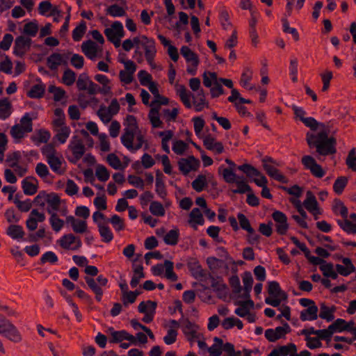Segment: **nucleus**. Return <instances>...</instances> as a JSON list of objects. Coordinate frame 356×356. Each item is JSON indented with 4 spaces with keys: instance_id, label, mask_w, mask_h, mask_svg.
<instances>
[{
    "instance_id": "nucleus-44",
    "label": "nucleus",
    "mask_w": 356,
    "mask_h": 356,
    "mask_svg": "<svg viewBox=\"0 0 356 356\" xmlns=\"http://www.w3.org/2000/svg\"><path fill=\"white\" fill-rule=\"evenodd\" d=\"M237 168L244 172L249 177L261 175V172L250 164L245 163L241 165H238Z\"/></svg>"
},
{
    "instance_id": "nucleus-54",
    "label": "nucleus",
    "mask_w": 356,
    "mask_h": 356,
    "mask_svg": "<svg viewBox=\"0 0 356 356\" xmlns=\"http://www.w3.org/2000/svg\"><path fill=\"white\" fill-rule=\"evenodd\" d=\"M346 164L348 168L354 172H356V151L355 148H352L346 159Z\"/></svg>"
},
{
    "instance_id": "nucleus-16",
    "label": "nucleus",
    "mask_w": 356,
    "mask_h": 356,
    "mask_svg": "<svg viewBox=\"0 0 356 356\" xmlns=\"http://www.w3.org/2000/svg\"><path fill=\"white\" fill-rule=\"evenodd\" d=\"M83 54L90 59H94L97 56V45L91 40L83 42L81 44Z\"/></svg>"
},
{
    "instance_id": "nucleus-55",
    "label": "nucleus",
    "mask_w": 356,
    "mask_h": 356,
    "mask_svg": "<svg viewBox=\"0 0 356 356\" xmlns=\"http://www.w3.org/2000/svg\"><path fill=\"white\" fill-rule=\"evenodd\" d=\"M97 115L100 120L105 124L111 121L113 115L107 110L105 106H101L97 112Z\"/></svg>"
},
{
    "instance_id": "nucleus-2",
    "label": "nucleus",
    "mask_w": 356,
    "mask_h": 356,
    "mask_svg": "<svg viewBox=\"0 0 356 356\" xmlns=\"http://www.w3.org/2000/svg\"><path fill=\"white\" fill-rule=\"evenodd\" d=\"M126 120V127L124 128V133L121 136V142L125 147L132 151V148H134L133 145L134 136L136 130L138 129V127L135 116L128 115Z\"/></svg>"
},
{
    "instance_id": "nucleus-40",
    "label": "nucleus",
    "mask_w": 356,
    "mask_h": 356,
    "mask_svg": "<svg viewBox=\"0 0 356 356\" xmlns=\"http://www.w3.org/2000/svg\"><path fill=\"white\" fill-rule=\"evenodd\" d=\"M184 333L188 336V340H191L192 339L196 337V331L194 327H195V323L190 321L188 319H185L183 321Z\"/></svg>"
},
{
    "instance_id": "nucleus-26",
    "label": "nucleus",
    "mask_w": 356,
    "mask_h": 356,
    "mask_svg": "<svg viewBox=\"0 0 356 356\" xmlns=\"http://www.w3.org/2000/svg\"><path fill=\"white\" fill-rule=\"evenodd\" d=\"M48 213L51 214L49 223L52 229L56 232H59L64 226V220L59 218L57 213L56 212H51L50 209H48Z\"/></svg>"
},
{
    "instance_id": "nucleus-9",
    "label": "nucleus",
    "mask_w": 356,
    "mask_h": 356,
    "mask_svg": "<svg viewBox=\"0 0 356 356\" xmlns=\"http://www.w3.org/2000/svg\"><path fill=\"white\" fill-rule=\"evenodd\" d=\"M177 94L179 95L181 101L184 104V106L191 108L192 107L190 98L192 96L193 99H198V98H205L204 90H200L198 91L196 96L192 95L190 92H188L186 87L184 85H180L177 89Z\"/></svg>"
},
{
    "instance_id": "nucleus-60",
    "label": "nucleus",
    "mask_w": 356,
    "mask_h": 356,
    "mask_svg": "<svg viewBox=\"0 0 356 356\" xmlns=\"http://www.w3.org/2000/svg\"><path fill=\"white\" fill-rule=\"evenodd\" d=\"M70 134V129L67 126H64L58 130L55 137L60 143H65L69 137Z\"/></svg>"
},
{
    "instance_id": "nucleus-33",
    "label": "nucleus",
    "mask_w": 356,
    "mask_h": 356,
    "mask_svg": "<svg viewBox=\"0 0 356 356\" xmlns=\"http://www.w3.org/2000/svg\"><path fill=\"white\" fill-rule=\"evenodd\" d=\"M332 207V211L336 215H341L343 219L348 218V209L339 199H335Z\"/></svg>"
},
{
    "instance_id": "nucleus-25",
    "label": "nucleus",
    "mask_w": 356,
    "mask_h": 356,
    "mask_svg": "<svg viewBox=\"0 0 356 356\" xmlns=\"http://www.w3.org/2000/svg\"><path fill=\"white\" fill-rule=\"evenodd\" d=\"M85 281L89 288L95 293L96 300L98 302L101 301L103 295V291L100 286L97 284L93 278L88 276L85 277Z\"/></svg>"
},
{
    "instance_id": "nucleus-19",
    "label": "nucleus",
    "mask_w": 356,
    "mask_h": 356,
    "mask_svg": "<svg viewBox=\"0 0 356 356\" xmlns=\"http://www.w3.org/2000/svg\"><path fill=\"white\" fill-rule=\"evenodd\" d=\"M180 53L187 62H191L192 65L195 67H197L200 62L199 58L188 47L183 46L180 49Z\"/></svg>"
},
{
    "instance_id": "nucleus-23",
    "label": "nucleus",
    "mask_w": 356,
    "mask_h": 356,
    "mask_svg": "<svg viewBox=\"0 0 356 356\" xmlns=\"http://www.w3.org/2000/svg\"><path fill=\"white\" fill-rule=\"evenodd\" d=\"M48 164L49 165L51 169L58 175H63L65 172V169L62 168V160L58 156H55L53 157H50L47 159Z\"/></svg>"
},
{
    "instance_id": "nucleus-13",
    "label": "nucleus",
    "mask_w": 356,
    "mask_h": 356,
    "mask_svg": "<svg viewBox=\"0 0 356 356\" xmlns=\"http://www.w3.org/2000/svg\"><path fill=\"white\" fill-rule=\"evenodd\" d=\"M44 220L45 216L43 213H40L37 209H33L26 222V227L30 230L33 231L37 228L38 222H43Z\"/></svg>"
},
{
    "instance_id": "nucleus-34",
    "label": "nucleus",
    "mask_w": 356,
    "mask_h": 356,
    "mask_svg": "<svg viewBox=\"0 0 356 356\" xmlns=\"http://www.w3.org/2000/svg\"><path fill=\"white\" fill-rule=\"evenodd\" d=\"M322 271L323 276L336 280L338 277L337 273L334 270V265L332 263H325L319 267Z\"/></svg>"
},
{
    "instance_id": "nucleus-14",
    "label": "nucleus",
    "mask_w": 356,
    "mask_h": 356,
    "mask_svg": "<svg viewBox=\"0 0 356 356\" xmlns=\"http://www.w3.org/2000/svg\"><path fill=\"white\" fill-rule=\"evenodd\" d=\"M64 55L58 53H53L47 59V64L51 70H56L60 65H67L66 60H64Z\"/></svg>"
},
{
    "instance_id": "nucleus-63",
    "label": "nucleus",
    "mask_w": 356,
    "mask_h": 356,
    "mask_svg": "<svg viewBox=\"0 0 356 356\" xmlns=\"http://www.w3.org/2000/svg\"><path fill=\"white\" fill-rule=\"evenodd\" d=\"M58 257L54 252L48 251L45 252L40 258V264H44L48 262L51 264H54L58 261Z\"/></svg>"
},
{
    "instance_id": "nucleus-18",
    "label": "nucleus",
    "mask_w": 356,
    "mask_h": 356,
    "mask_svg": "<svg viewBox=\"0 0 356 356\" xmlns=\"http://www.w3.org/2000/svg\"><path fill=\"white\" fill-rule=\"evenodd\" d=\"M163 175L161 172L160 170H157L156 173V193L158 195L162 198L165 199L167 196V191L165 188V183L163 179Z\"/></svg>"
},
{
    "instance_id": "nucleus-12",
    "label": "nucleus",
    "mask_w": 356,
    "mask_h": 356,
    "mask_svg": "<svg viewBox=\"0 0 356 356\" xmlns=\"http://www.w3.org/2000/svg\"><path fill=\"white\" fill-rule=\"evenodd\" d=\"M104 34L108 41H113L117 37H123L124 32L123 26L120 22H114L111 28H107L104 30Z\"/></svg>"
},
{
    "instance_id": "nucleus-47",
    "label": "nucleus",
    "mask_w": 356,
    "mask_h": 356,
    "mask_svg": "<svg viewBox=\"0 0 356 356\" xmlns=\"http://www.w3.org/2000/svg\"><path fill=\"white\" fill-rule=\"evenodd\" d=\"M345 320L338 318L333 323L329 325L330 330H332L333 333L335 332L349 331V327L348 325H345Z\"/></svg>"
},
{
    "instance_id": "nucleus-36",
    "label": "nucleus",
    "mask_w": 356,
    "mask_h": 356,
    "mask_svg": "<svg viewBox=\"0 0 356 356\" xmlns=\"http://www.w3.org/2000/svg\"><path fill=\"white\" fill-rule=\"evenodd\" d=\"M86 23L81 20L79 24L72 31V39L75 42L80 41L86 31Z\"/></svg>"
},
{
    "instance_id": "nucleus-41",
    "label": "nucleus",
    "mask_w": 356,
    "mask_h": 356,
    "mask_svg": "<svg viewBox=\"0 0 356 356\" xmlns=\"http://www.w3.org/2000/svg\"><path fill=\"white\" fill-rule=\"evenodd\" d=\"M337 222L346 233L356 234V224L351 222L347 218L344 219V220H337Z\"/></svg>"
},
{
    "instance_id": "nucleus-31",
    "label": "nucleus",
    "mask_w": 356,
    "mask_h": 356,
    "mask_svg": "<svg viewBox=\"0 0 356 356\" xmlns=\"http://www.w3.org/2000/svg\"><path fill=\"white\" fill-rule=\"evenodd\" d=\"M39 31V26L38 21L33 19L24 25V35L29 37H35Z\"/></svg>"
},
{
    "instance_id": "nucleus-35",
    "label": "nucleus",
    "mask_w": 356,
    "mask_h": 356,
    "mask_svg": "<svg viewBox=\"0 0 356 356\" xmlns=\"http://www.w3.org/2000/svg\"><path fill=\"white\" fill-rule=\"evenodd\" d=\"M47 202L48 204L47 210L50 209L51 212H56L59 209L60 198L57 194L52 193L48 195Z\"/></svg>"
},
{
    "instance_id": "nucleus-5",
    "label": "nucleus",
    "mask_w": 356,
    "mask_h": 356,
    "mask_svg": "<svg viewBox=\"0 0 356 356\" xmlns=\"http://www.w3.org/2000/svg\"><path fill=\"white\" fill-rule=\"evenodd\" d=\"M156 307L157 302L152 300L142 301L139 304L138 310L145 314L142 319L144 323H149L153 321Z\"/></svg>"
},
{
    "instance_id": "nucleus-45",
    "label": "nucleus",
    "mask_w": 356,
    "mask_h": 356,
    "mask_svg": "<svg viewBox=\"0 0 356 356\" xmlns=\"http://www.w3.org/2000/svg\"><path fill=\"white\" fill-rule=\"evenodd\" d=\"M348 184V178L346 177H339L334 181L333 185L334 191L340 195L343 193L345 187Z\"/></svg>"
},
{
    "instance_id": "nucleus-15",
    "label": "nucleus",
    "mask_w": 356,
    "mask_h": 356,
    "mask_svg": "<svg viewBox=\"0 0 356 356\" xmlns=\"http://www.w3.org/2000/svg\"><path fill=\"white\" fill-rule=\"evenodd\" d=\"M187 266L191 275L195 279L203 277L205 275L200 262L196 259L191 258L187 263Z\"/></svg>"
},
{
    "instance_id": "nucleus-53",
    "label": "nucleus",
    "mask_w": 356,
    "mask_h": 356,
    "mask_svg": "<svg viewBox=\"0 0 356 356\" xmlns=\"http://www.w3.org/2000/svg\"><path fill=\"white\" fill-rule=\"evenodd\" d=\"M109 330L111 331V339H110L111 343H119L122 342L123 340H125L127 331H115L113 327H110Z\"/></svg>"
},
{
    "instance_id": "nucleus-1",
    "label": "nucleus",
    "mask_w": 356,
    "mask_h": 356,
    "mask_svg": "<svg viewBox=\"0 0 356 356\" xmlns=\"http://www.w3.org/2000/svg\"><path fill=\"white\" fill-rule=\"evenodd\" d=\"M329 131L323 129L318 133L316 152L322 156L332 155L337 152V140L334 137H328Z\"/></svg>"
},
{
    "instance_id": "nucleus-4",
    "label": "nucleus",
    "mask_w": 356,
    "mask_h": 356,
    "mask_svg": "<svg viewBox=\"0 0 356 356\" xmlns=\"http://www.w3.org/2000/svg\"><path fill=\"white\" fill-rule=\"evenodd\" d=\"M0 334L15 342L19 341L21 339L20 333L16 327L1 314Z\"/></svg>"
},
{
    "instance_id": "nucleus-30",
    "label": "nucleus",
    "mask_w": 356,
    "mask_h": 356,
    "mask_svg": "<svg viewBox=\"0 0 356 356\" xmlns=\"http://www.w3.org/2000/svg\"><path fill=\"white\" fill-rule=\"evenodd\" d=\"M7 234L17 242L22 239V228L19 225H12L8 227L6 231Z\"/></svg>"
},
{
    "instance_id": "nucleus-32",
    "label": "nucleus",
    "mask_w": 356,
    "mask_h": 356,
    "mask_svg": "<svg viewBox=\"0 0 356 356\" xmlns=\"http://www.w3.org/2000/svg\"><path fill=\"white\" fill-rule=\"evenodd\" d=\"M142 46L145 50V57L146 60H151L152 57H155L156 49L154 40H150L147 43H142Z\"/></svg>"
},
{
    "instance_id": "nucleus-64",
    "label": "nucleus",
    "mask_w": 356,
    "mask_h": 356,
    "mask_svg": "<svg viewBox=\"0 0 356 356\" xmlns=\"http://www.w3.org/2000/svg\"><path fill=\"white\" fill-rule=\"evenodd\" d=\"M188 148V145L183 140H176L172 145L173 152L177 155H182Z\"/></svg>"
},
{
    "instance_id": "nucleus-42",
    "label": "nucleus",
    "mask_w": 356,
    "mask_h": 356,
    "mask_svg": "<svg viewBox=\"0 0 356 356\" xmlns=\"http://www.w3.org/2000/svg\"><path fill=\"white\" fill-rule=\"evenodd\" d=\"M106 15H109L114 17H123L126 15L125 10L116 3L108 6L106 10Z\"/></svg>"
},
{
    "instance_id": "nucleus-49",
    "label": "nucleus",
    "mask_w": 356,
    "mask_h": 356,
    "mask_svg": "<svg viewBox=\"0 0 356 356\" xmlns=\"http://www.w3.org/2000/svg\"><path fill=\"white\" fill-rule=\"evenodd\" d=\"M149 211L154 216H163L165 215V209L161 203L157 201H153L149 206Z\"/></svg>"
},
{
    "instance_id": "nucleus-51",
    "label": "nucleus",
    "mask_w": 356,
    "mask_h": 356,
    "mask_svg": "<svg viewBox=\"0 0 356 356\" xmlns=\"http://www.w3.org/2000/svg\"><path fill=\"white\" fill-rule=\"evenodd\" d=\"M164 267L165 268L166 278L172 282L177 281L178 277L173 271V262L169 260H165L164 261Z\"/></svg>"
},
{
    "instance_id": "nucleus-22",
    "label": "nucleus",
    "mask_w": 356,
    "mask_h": 356,
    "mask_svg": "<svg viewBox=\"0 0 356 356\" xmlns=\"http://www.w3.org/2000/svg\"><path fill=\"white\" fill-rule=\"evenodd\" d=\"M13 112L12 105L7 98L0 99V119L4 120L9 118Z\"/></svg>"
},
{
    "instance_id": "nucleus-43",
    "label": "nucleus",
    "mask_w": 356,
    "mask_h": 356,
    "mask_svg": "<svg viewBox=\"0 0 356 356\" xmlns=\"http://www.w3.org/2000/svg\"><path fill=\"white\" fill-rule=\"evenodd\" d=\"M22 122L21 119L20 122ZM10 135L15 143H19L22 138V124L21 123L15 124L10 129Z\"/></svg>"
},
{
    "instance_id": "nucleus-29",
    "label": "nucleus",
    "mask_w": 356,
    "mask_h": 356,
    "mask_svg": "<svg viewBox=\"0 0 356 356\" xmlns=\"http://www.w3.org/2000/svg\"><path fill=\"white\" fill-rule=\"evenodd\" d=\"M148 117L154 128L163 127V122L159 118V108H152Z\"/></svg>"
},
{
    "instance_id": "nucleus-28",
    "label": "nucleus",
    "mask_w": 356,
    "mask_h": 356,
    "mask_svg": "<svg viewBox=\"0 0 356 356\" xmlns=\"http://www.w3.org/2000/svg\"><path fill=\"white\" fill-rule=\"evenodd\" d=\"M98 230L104 242L108 243L113 240V234L108 225L98 222Z\"/></svg>"
},
{
    "instance_id": "nucleus-8",
    "label": "nucleus",
    "mask_w": 356,
    "mask_h": 356,
    "mask_svg": "<svg viewBox=\"0 0 356 356\" xmlns=\"http://www.w3.org/2000/svg\"><path fill=\"white\" fill-rule=\"evenodd\" d=\"M179 170L185 175H188L191 170H196L200 166V161L193 156H190L187 159H181L178 161Z\"/></svg>"
},
{
    "instance_id": "nucleus-48",
    "label": "nucleus",
    "mask_w": 356,
    "mask_h": 356,
    "mask_svg": "<svg viewBox=\"0 0 356 356\" xmlns=\"http://www.w3.org/2000/svg\"><path fill=\"white\" fill-rule=\"evenodd\" d=\"M207 178L205 175H200L197 177L193 181L192 187L197 192H201L204 186H207Z\"/></svg>"
},
{
    "instance_id": "nucleus-6",
    "label": "nucleus",
    "mask_w": 356,
    "mask_h": 356,
    "mask_svg": "<svg viewBox=\"0 0 356 356\" xmlns=\"http://www.w3.org/2000/svg\"><path fill=\"white\" fill-rule=\"evenodd\" d=\"M60 246L65 250H76L81 247V238L72 234L63 235L58 241Z\"/></svg>"
},
{
    "instance_id": "nucleus-38",
    "label": "nucleus",
    "mask_w": 356,
    "mask_h": 356,
    "mask_svg": "<svg viewBox=\"0 0 356 356\" xmlns=\"http://www.w3.org/2000/svg\"><path fill=\"white\" fill-rule=\"evenodd\" d=\"M213 341L215 343L208 348V352L211 356H220L222 354V339L216 337Z\"/></svg>"
},
{
    "instance_id": "nucleus-10",
    "label": "nucleus",
    "mask_w": 356,
    "mask_h": 356,
    "mask_svg": "<svg viewBox=\"0 0 356 356\" xmlns=\"http://www.w3.org/2000/svg\"><path fill=\"white\" fill-rule=\"evenodd\" d=\"M272 218L276 222V232L280 235L286 234L289 229L286 216L282 211H275Z\"/></svg>"
},
{
    "instance_id": "nucleus-7",
    "label": "nucleus",
    "mask_w": 356,
    "mask_h": 356,
    "mask_svg": "<svg viewBox=\"0 0 356 356\" xmlns=\"http://www.w3.org/2000/svg\"><path fill=\"white\" fill-rule=\"evenodd\" d=\"M68 147L72 151L74 156L73 159H70V161L73 163H75L80 160L86 152L85 146L83 145L81 140L77 136H74L72 137Z\"/></svg>"
},
{
    "instance_id": "nucleus-59",
    "label": "nucleus",
    "mask_w": 356,
    "mask_h": 356,
    "mask_svg": "<svg viewBox=\"0 0 356 356\" xmlns=\"http://www.w3.org/2000/svg\"><path fill=\"white\" fill-rule=\"evenodd\" d=\"M90 78L86 73H82L76 81V87L79 90H86L90 82Z\"/></svg>"
},
{
    "instance_id": "nucleus-46",
    "label": "nucleus",
    "mask_w": 356,
    "mask_h": 356,
    "mask_svg": "<svg viewBox=\"0 0 356 356\" xmlns=\"http://www.w3.org/2000/svg\"><path fill=\"white\" fill-rule=\"evenodd\" d=\"M191 220L189 222H194L195 224L202 225L204 222L203 216L198 208H194L192 209L189 214Z\"/></svg>"
},
{
    "instance_id": "nucleus-24",
    "label": "nucleus",
    "mask_w": 356,
    "mask_h": 356,
    "mask_svg": "<svg viewBox=\"0 0 356 356\" xmlns=\"http://www.w3.org/2000/svg\"><path fill=\"white\" fill-rule=\"evenodd\" d=\"M336 307L332 306L331 308L325 305V303L321 304L319 317L326 320L327 322L332 321L334 318V312Z\"/></svg>"
},
{
    "instance_id": "nucleus-62",
    "label": "nucleus",
    "mask_w": 356,
    "mask_h": 356,
    "mask_svg": "<svg viewBox=\"0 0 356 356\" xmlns=\"http://www.w3.org/2000/svg\"><path fill=\"white\" fill-rule=\"evenodd\" d=\"M237 218L243 229L247 231L248 233L252 232L253 228L251 227L249 220L243 213H238Z\"/></svg>"
},
{
    "instance_id": "nucleus-3",
    "label": "nucleus",
    "mask_w": 356,
    "mask_h": 356,
    "mask_svg": "<svg viewBox=\"0 0 356 356\" xmlns=\"http://www.w3.org/2000/svg\"><path fill=\"white\" fill-rule=\"evenodd\" d=\"M268 293L275 298L268 297L266 298L265 302L266 304L275 307L280 305L281 300L287 299V294L281 289L279 283L276 281L268 282Z\"/></svg>"
},
{
    "instance_id": "nucleus-39",
    "label": "nucleus",
    "mask_w": 356,
    "mask_h": 356,
    "mask_svg": "<svg viewBox=\"0 0 356 356\" xmlns=\"http://www.w3.org/2000/svg\"><path fill=\"white\" fill-rule=\"evenodd\" d=\"M45 90V86L41 83L35 84L32 86L27 92V95L31 98H40L43 96Z\"/></svg>"
},
{
    "instance_id": "nucleus-37",
    "label": "nucleus",
    "mask_w": 356,
    "mask_h": 356,
    "mask_svg": "<svg viewBox=\"0 0 356 356\" xmlns=\"http://www.w3.org/2000/svg\"><path fill=\"white\" fill-rule=\"evenodd\" d=\"M179 232L178 229L170 230L164 236V242L170 245H175L179 241Z\"/></svg>"
},
{
    "instance_id": "nucleus-52",
    "label": "nucleus",
    "mask_w": 356,
    "mask_h": 356,
    "mask_svg": "<svg viewBox=\"0 0 356 356\" xmlns=\"http://www.w3.org/2000/svg\"><path fill=\"white\" fill-rule=\"evenodd\" d=\"M36 118L37 115L34 113L24 115V133H30L32 131V120Z\"/></svg>"
},
{
    "instance_id": "nucleus-58",
    "label": "nucleus",
    "mask_w": 356,
    "mask_h": 356,
    "mask_svg": "<svg viewBox=\"0 0 356 356\" xmlns=\"http://www.w3.org/2000/svg\"><path fill=\"white\" fill-rule=\"evenodd\" d=\"M96 176L101 181H106L109 179L110 174L106 168L103 165H98L96 168Z\"/></svg>"
},
{
    "instance_id": "nucleus-50",
    "label": "nucleus",
    "mask_w": 356,
    "mask_h": 356,
    "mask_svg": "<svg viewBox=\"0 0 356 356\" xmlns=\"http://www.w3.org/2000/svg\"><path fill=\"white\" fill-rule=\"evenodd\" d=\"M76 81V74L71 69H67L64 71L62 77V81L66 86H72Z\"/></svg>"
},
{
    "instance_id": "nucleus-61",
    "label": "nucleus",
    "mask_w": 356,
    "mask_h": 356,
    "mask_svg": "<svg viewBox=\"0 0 356 356\" xmlns=\"http://www.w3.org/2000/svg\"><path fill=\"white\" fill-rule=\"evenodd\" d=\"M222 177L224 180L229 184L234 183L236 180V175L232 168H223Z\"/></svg>"
},
{
    "instance_id": "nucleus-57",
    "label": "nucleus",
    "mask_w": 356,
    "mask_h": 356,
    "mask_svg": "<svg viewBox=\"0 0 356 356\" xmlns=\"http://www.w3.org/2000/svg\"><path fill=\"white\" fill-rule=\"evenodd\" d=\"M108 221L112 224L114 229L117 232H120L124 229L125 225L124 220L119 216L113 215L111 218L108 220Z\"/></svg>"
},
{
    "instance_id": "nucleus-27",
    "label": "nucleus",
    "mask_w": 356,
    "mask_h": 356,
    "mask_svg": "<svg viewBox=\"0 0 356 356\" xmlns=\"http://www.w3.org/2000/svg\"><path fill=\"white\" fill-rule=\"evenodd\" d=\"M50 133L44 129H40L36 134L31 136V140L37 145L40 143H46L50 138Z\"/></svg>"
},
{
    "instance_id": "nucleus-56",
    "label": "nucleus",
    "mask_w": 356,
    "mask_h": 356,
    "mask_svg": "<svg viewBox=\"0 0 356 356\" xmlns=\"http://www.w3.org/2000/svg\"><path fill=\"white\" fill-rule=\"evenodd\" d=\"M48 91L54 94V100L55 102L60 101L65 95V91L63 89L53 85L49 86Z\"/></svg>"
},
{
    "instance_id": "nucleus-21",
    "label": "nucleus",
    "mask_w": 356,
    "mask_h": 356,
    "mask_svg": "<svg viewBox=\"0 0 356 356\" xmlns=\"http://www.w3.org/2000/svg\"><path fill=\"white\" fill-rule=\"evenodd\" d=\"M303 204L307 210L312 213L318 209V202L311 191H308L307 192L306 199L305 200Z\"/></svg>"
},
{
    "instance_id": "nucleus-11",
    "label": "nucleus",
    "mask_w": 356,
    "mask_h": 356,
    "mask_svg": "<svg viewBox=\"0 0 356 356\" xmlns=\"http://www.w3.org/2000/svg\"><path fill=\"white\" fill-rule=\"evenodd\" d=\"M21 152L19 151H13L7 154L5 160L7 165L10 168H14L17 174L20 177L22 176V170L19 165L21 163Z\"/></svg>"
},
{
    "instance_id": "nucleus-20",
    "label": "nucleus",
    "mask_w": 356,
    "mask_h": 356,
    "mask_svg": "<svg viewBox=\"0 0 356 356\" xmlns=\"http://www.w3.org/2000/svg\"><path fill=\"white\" fill-rule=\"evenodd\" d=\"M318 307L316 305H311L300 312V318L302 321H314L318 318Z\"/></svg>"
},
{
    "instance_id": "nucleus-17",
    "label": "nucleus",
    "mask_w": 356,
    "mask_h": 356,
    "mask_svg": "<svg viewBox=\"0 0 356 356\" xmlns=\"http://www.w3.org/2000/svg\"><path fill=\"white\" fill-rule=\"evenodd\" d=\"M38 188V181L33 177H29L24 179V193L31 195L35 194Z\"/></svg>"
}]
</instances>
